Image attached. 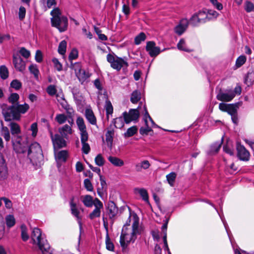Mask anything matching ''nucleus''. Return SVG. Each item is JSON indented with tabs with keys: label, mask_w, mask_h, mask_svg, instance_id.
Segmentation results:
<instances>
[{
	"label": "nucleus",
	"mask_w": 254,
	"mask_h": 254,
	"mask_svg": "<svg viewBox=\"0 0 254 254\" xmlns=\"http://www.w3.org/2000/svg\"><path fill=\"white\" fill-rule=\"evenodd\" d=\"M19 96L17 93H12L8 98V101L12 105L8 106L6 104H2L0 105L2 114L5 121H19L21 114L26 113L29 109V106L27 103L19 104Z\"/></svg>",
	"instance_id": "nucleus-1"
},
{
	"label": "nucleus",
	"mask_w": 254,
	"mask_h": 254,
	"mask_svg": "<svg viewBox=\"0 0 254 254\" xmlns=\"http://www.w3.org/2000/svg\"><path fill=\"white\" fill-rule=\"evenodd\" d=\"M133 223L132 229H129L124 226L120 236V244L123 249H125L130 243H134L136 239L137 235L141 233V228L139 227V218L136 214L132 216Z\"/></svg>",
	"instance_id": "nucleus-2"
},
{
	"label": "nucleus",
	"mask_w": 254,
	"mask_h": 254,
	"mask_svg": "<svg viewBox=\"0 0 254 254\" xmlns=\"http://www.w3.org/2000/svg\"><path fill=\"white\" fill-rule=\"evenodd\" d=\"M31 237L33 244L38 247L42 254H52V250L47 240L42 235L40 229L34 228Z\"/></svg>",
	"instance_id": "nucleus-3"
},
{
	"label": "nucleus",
	"mask_w": 254,
	"mask_h": 254,
	"mask_svg": "<svg viewBox=\"0 0 254 254\" xmlns=\"http://www.w3.org/2000/svg\"><path fill=\"white\" fill-rule=\"evenodd\" d=\"M52 17L51 19L52 25L59 29L60 32H64L67 29L68 20L66 17L62 15L58 8L54 9L51 12Z\"/></svg>",
	"instance_id": "nucleus-4"
},
{
	"label": "nucleus",
	"mask_w": 254,
	"mask_h": 254,
	"mask_svg": "<svg viewBox=\"0 0 254 254\" xmlns=\"http://www.w3.org/2000/svg\"><path fill=\"white\" fill-rule=\"evenodd\" d=\"M14 150L18 153H26L28 147L27 138L20 135L12 138Z\"/></svg>",
	"instance_id": "nucleus-5"
},
{
	"label": "nucleus",
	"mask_w": 254,
	"mask_h": 254,
	"mask_svg": "<svg viewBox=\"0 0 254 254\" xmlns=\"http://www.w3.org/2000/svg\"><path fill=\"white\" fill-rule=\"evenodd\" d=\"M107 60L110 63L111 67L118 71L120 70L122 67L128 66L127 62L124 59L110 54L107 55Z\"/></svg>",
	"instance_id": "nucleus-6"
},
{
	"label": "nucleus",
	"mask_w": 254,
	"mask_h": 254,
	"mask_svg": "<svg viewBox=\"0 0 254 254\" xmlns=\"http://www.w3.org/2000/svg\"><path fill=\"white\" fill-rule=\"evenodd\" d=\"M49 132L53 144L54 150H58L66 146V141L64 137L58 133L54 134L51 129L49 130Z\"/></svg>",
	"instance_id": "nucleus-7"
},
{
	"label": "nucleus",
	"mask_w": 254,
	"mask_h": 254,
	"mask_svg": "<svg viewBox=\"0 0 254 254\" xmlns=\"http://www.w3.org/2000/svg\"><path fill=\"white\" fill-rule=\"evenodd\" d=\"M27 157L30 159L39 158L42 155L41 146L37 142H34L28 147L27 150Z\"/></svg>",
	"instance_id": "nucleus-8"
},
{
	"label": "nucleus",
	"mask_w": 254,
	"mask_h": 254,
	"mask_svg": "<svg viewBox=\"0 0 254 254\" xmlns=\"http://www.w3.org/2000/svg\"><path fill=\"white\" fill-rule=\"evenodd\" d=\"M206 19V12L204 10L200 11L191 17L190 23L194 26H197L199 23H205Z\"/></svg>",
	"instance_id": "nucleus-9"
},
{
	"label": "nucleus",
	"mask_w": 254,
	"mask_h": 254,
	"mask_svg": "<svg viewBox=\"0 0 254 254\" xmlns=\"http://www.w3.org/2000/svg\"><path fill=\"white\" fill-rule=\"evenodd\" d=\"M144 110H145V115L144 116V122L145 123V125L146 127H141L140 128L139 132L141 134H148V133L152 131L151 127H149L147 119H148L150 121L152 127L155 126V124L154 122H153V120L151 118V117L149 116L147 111V109L145 106L144 107Z\"/></svg>",
	"instance_id": "nucleus-10"
},
{
	"label": "nucleus",
	"mask_w": 254,
	"mask_h": 254,
	"mask_svg": "<svg viewBox=\"0 0 254 254\" xmlns=\"http://www.w3.org/2000/svg\"><path fill=\"white\" fill-rule=\"evenodd\" d=\"M125 122L126 124H129L131 121L136 120L139 116V111L137 109H130L128 113L125 112L123 113Z\"/></svg>",
	"instance_id": "nucleus-11"
},
{
	"label": "nucleus",
	"mask_w": 254,
	"mask_h": 254,
	"mask_svg": "<svg viewBox=\"0 0 254 254\" xmlns=\"http://www.w3.org/2000/svg\"><path fill=\"white\" fill-rule=\"evenodd\" d=\"M146 50L151 57H156L161 52L160 48L159 47L156 46V44L153 41L147 42Z\"/></svg>",
	"instance_id": "nucleus-12"
},
{
	"label": "nucleus",
	"mask_w": 254,
	"mask_h": 254,
	"mask_svg": "<svg viewBox=\"0 0 254 254\" xmlns=\"http://www.w3.org/2000/svg\"><path fill=\"white\" fill-rule=\"evenodd\" d=\"M94 206L95 209L89 214V218L91 219H93L95 218L99 217L101 214V209L103 208V205L102 202L97 198L94 199Z\"/></svg>",
	"instance_id": "nucleus-13"
},
{
	"label": "nucleus",
	"mask_w": 254,
	"mask_h": 254,
	"mask_svg": "<svg viewBox=\"0 0 254 254\" xmlns=\"http://www.w3.org/2000/svg\"><path fill=\"white\" fill-rule=\"evenodd\" d=\"M237 155L241 160L248 161L250 158V153L245 147L241 144L237 143Z\"/></svg>",
	"instance_id": "nucleus-14"
},
{
	"label": "nucleus",
	"mask_w": 254,
	"mask_h": 254,
	"mask_svg": "<svg viewBox=\"0 0 254 254\" xmlns=\"http://www.w3.org/2000/svg\"><path fill=\"white\" fill-rule=\"evenodd\" d=\"M68 122L70 124V126L68 125H65L63 127H59L58 129L59 134L65 138H67L68 135L72 133V129L71 127L73 124V121H68Z\"/></svg>",
	"instance_id": "nucleus-15"
},
{
	"label": "nucleus",
	"mask_w": 254,
	"mask_h": 254,
	"mask_svg": "<svg viewBox=\"0 0 254 254\" xmlns=\"http://www.w3.org/2000/svg\"><path fill=\"white\" fill-rule=\"evenodd\" d=\"M235 96L233 91L229 90L226 92H220L217 96L218 100L229 102L231 101Z\"/></svg>",
	"instance_id": "nucleus-16"
},
{
	"label": "nucleus",
	"mask_w": 254,
	"mask_h": 254,
	"mask_svg": "<svg viewBox=\"0 0 254 254\" xmlns=\"http://www.w3.org/2000/svg\"><path fill=\"white\" fill-rule=\"evenodd\" d=\"M13 63L15 68L19 71H23L25 69V63L22 58L17 56H13Z\"/></svg>",
	"instance_id": "nucleus-17"
},
{
	"label": "nucleus",
	"mask_w": 254,
	"mask_h": 254,
	"mask_svg": "<svg viewBox=\"0 0 254 254\" xmlns=\"http://www.w3.org/2000/svg\"><path fill=\"white\" fill-rule=\"evenodd\" d=\"M7 176V168L2 154L0 152V179L4 180Z\"/></svg>",
	"instance_id": "nucleus-18"
},
{
	"label": "nucleus",
	"mask_w": 254,
	"mask_h": 254,
	"mask_svg": "<svg viewBox=\"0 0 254 254\" xmlns=\"http://www.w3.org/2000/svg\"><path fill=\"white\" fill-rule=\"evenodd\" d=\"M107 213L110 219H114L118 213V208L112 201L108 203Z\"/></svg>",
	"instance_id": "nucleus-19"
},
{
	"label": "nucleus",
	"mask_w": 254,
	"mask_h": 254,
	"mask_svg": "<svg viewBox=\"0 0 254 254\" xmlns=\"http://www.w3.org/2000/svg\"><path fill=\"white\" fill-rule=\"evenodd\" d=\"M189 23L187 19H182L180 24L175 27V32L179 35H182L187 28Z\"/></svg>",
	"instance_id": "nucleus-20"
},
{
	"label": "nucleus",
	"mask_w": 254,
	"mask_h": 254,
	"mask_svg": "<svg viewBox=\"0 0 254 254\" xmlns=\"http://www.w3.org/2000/svg\"><path fill=\"white\" fill-rule=\"evenodd\" d=\"M55 155L56 159L58 162H64L66 160L67 152L65 150H62L60 151L55 150Z\"/></svg>",
	"instance_id": "nucleus-21"
},
{
	"label": "nucleus",
	"mask_w": 254,
	"mask_h": 254,
	"mask_svg": "<svg viewBox=\"0 0 254 254\" xmlns=\"http://www.w3.org/2000/svg\"><path fill=\"white\" fill-rule=\"evenodd\" d=\"M9 126L11 133L13 135V138H14V136H15L19 135V134L21 132V128L18 124L14 122H11L10 123Z\"/></svg>",
	"instance_id": "nucleus-22"
},
{
	"label": "nucleus",
	"mask_w": 254,
	"mask_h": 254,
	"mask_svg": "<svg viewBox=\"0 0 254 254\" xmlns=\"http://www.w3.org/2000/svg\"><path fill=\"white\" fill-rule=\"evenodd\" d=\"M85 115L86 119L92 125L96 124V119L92 110L90 109H86L85 110Z\"/></svg>",
	"instance_id": "nucleus-23"
},
{
	"label": "nucleus",
	"mask_w": 254,
	"mask_h": 254,
	"mask_svg": "<svg viewBox=\"0 0 254 254\" xmlns=\"http://www.w3.org/2000/svg\"><path fill=\"white\" fill-rule=\"evenodd\" d=\"M134 191L135 193H139L142 199L146 203L149 204L148 194L147 190L143 188H135Z\"/></svg>",
	"instance_id": "nucleus-24"
},
{
	"label": "nucleus",
	"mask_w": 254,
	"mask_h": 254,
	"mask_svg": "<svg viewBox=\"0 0 254 254\" xmlns=\"http://www.w3.org/2000/svg\"><path fill=\"white\" fill-rule=\"evenodd\" d=\"M243 104L242 101L236 103L235 104H230L227 113L231 116L237 114V110Z\"/></svg>",
	"instance_id": "nucleus-25"
},
{
	"label": "nucleus",
	"mask_w": 254,
	"mask_h": 254,
	"mask_svg": "<svg viewBox=\"0 0 254 254\" xmlns=\"http://www.w3.org/2000/svg\"><path fill=\"white\" fill-rule=\"evenodd\" d=\"M81 199L84 205L88 207H91L94 205V200L90 195H85L81 196Z\"/></svg>",
	"instance_id": "nucleus-26"
},
{
	"label": "nucleus",
	"mask_w": 254,
	"mask_h": 254,
	"mask_svg": "<svg viewBox=\"0 0 254 254\" xmlns=\"http://www.w3.org/2000/svg\"><path fill=\"white\" fill-rule=\"evenodd\" d=\"M150 164L148 160H144L136 164L135 169L136 172H141L143 169L146 170L149 168Z\"/></svg>",
	"instance_id": "nucleus-27"
},
{
	"label": "nucleus",
	"mask_w": 254,
	"mask_h": 254,
	"mask_svg": "<svg viewBox=\"0 0 254 254\" xmlns=\"http://www.w3.org/2000/svg\"><path fill=\"white\" fill-rule=\"evenodd\" d=\"M108 159L115 166L122 167L124 165V161L117 157L110 156L108 157Z\"/></svg>",
	"instance_id": "nucleus-28"
},
{
	"label": "nucleus",
	"mask_w": 254,
	"mask_h": 254,
	"mask_svg": "<svg viewBox=\"0 0 254 254\" xmlns=\"http://www.w3.org/2000/svg\"><path fill=\"white\" fill-rule=\"evenodd\" d=\"M222 142V140L221 142H217L212 144L210 147L209 154L214 155L217 153L221 146Z\"/></svg>",
	"instance_id": "nucleus-29"
},
{
	"label": "nucleus",
	"mask_w": 254,
	"mask_h": 254,
	"mask_svg": "<svg viewBox=\"0 0 254 254\" xmlns=\"http://www.w3.org/2000/svg\"><path fill=\"white\" fill-rule=\"evenodd\" d=\"M168 221H169V218L166 219L165 223L163 225V226H162V228H161L162 233L163 234V238L164 246L167 250H169V248H168V246L167 242V225H168Z\"/></svg>",
	"instance_id": "nucleus-30"
},
{
	"label": "nucleus",
	"mask_w": 254,
	"mask_h": 254,
	"mask_svg": "<svg viewBox=\"0 0 254 254\" xmlns=\"http://www.w3.org/2000/svg\"><path fill=\"white\" fill-rule=\"evenodd\" d=\"M70 206L72 214L75 216L78 220H80L81 218L79 216V211L77 208L76 204L73 202V199L70 202Z\"/></svg>",
	"instance_id": "nucleus-31"
},
{
	"label": "nucleus",
	"mask_w": 254,
	"mask_h": 254,
	"mask_svg": "<svg viewBox=\"0 0 254 254\" xmlns=\"http://www.w3.org/2000/svg\"><path fill=\"white\" fill-rule=\"evenodd\" d=\"M254 81V72L250 70L245 77V83L248 86L252 85Z\"/></svg>",
	"instance_id": "nucleus-32"
},
{
	"label": "nucleus",
	"mask_w": 254,
	"mask_h": 254,
	"mask_svg": "<svg viewBox=\"0 0 254 254\" xmlns=\"http://www.w3.org/2000/svg\"><path fill=\"white\" fill-rule=\"evenodd\" d=\"M114 131L113 130H108L106 133V140L107 142V145L111 147L113 140Z\"/></svg>",
	"instance_id": "nucleus-33"
},
{
	"label": "nucleus",
	"mask_w": 254,
	"mask_h": 254,
	"mask_svg": "<svg viewBox=\"0 0 254 254\" xmlns=\"http://www.w3.org/2000/svg\"><path fill=\"white\" fill-rule=\"evenodd\" d=\"M20 228L21 231V239L24 242L27 241L29 239V236L28 233V229L26 225L24 224L21 225Z\"/></svg>",
	"instance_id": "nucleus-34"
},
{
	"label": "nucleus",
	"mask_w": 254,
	"mask_h": 254,
	"mask_svg": "<svg viewBox=\"0 0 254 254\" xmlns=\"http://www.w3.org/2000/svg\"><path fill=\"white\" fill-rule=\"evenodd\" d=\"M76 76L80 81H84L89 77V73L85 70L81 69L76 74Z\"/></svg>",
	"instance_id": "nucleus-35"
},
{
	"label": "nucleus",
	"mask_w": 254,
	"mask_h": 254,
	"mask_svg": "<svg viewBox=\"0 0 254 254\" xmlns=\"http://www.w3.org/2000/svg\"><path fill=\"white\" fill-rule=\"evenodd\" d=\"M177 47L180 50L184 51L187 52H191V50L186 47L185 41L184 39H181L177 44Z\"/></svg>",
	"instance_id": "nucleus-36"
},
{
	"label": "nucleus",
	"mask_w": 254,
	"mask_h": 254,
	"mask_svg": "<svg viewBox=\"0 0 254 254\" xmlns=\"http://www.w3.org/2000/svg\"><path fill=\"white\" fill-rule=\"evenodd\" d=\"M140 99L141 94L140 92L137 90H135L132 93L130 97V101L132 103H137Z\"/></svg>",
	"instance_id": "nucleus-37"
},
{
	"label": "nucleus",
	"mask_w": 254,
	"mask_h": 254,
	"mask_svg": "<svg viewBox=\"0 0 254 254\" xmlns=\"http://www.w3.org/2000/svg\"><path fill=\"white\" fill-rule=\"evenodd\" d=\"M76 124L80 132L86 130V127L82 117H79L77 118Z\"/></svg>",
	"instance_id": "nucleus-38"
},
{
	"label": "nucleus",
	"mask_w": 254,
	"mask_h": 254,
	"mask_svg": "<svg viewBox=\"0 0 254 254\" xmlns=\"http://www.w3.org/2000/svg\"><path fill=\"white\" fill-rule=\"evenodd\" d=\"M125 119L123 116L114 119V124L116 128H121L124 126Z\"/></svg>",
	"instance_id": "nucleus-39"
},
{
	"label": "nucleus",
	"mask_w": 254,
	"mask_h": 254,
	"mask_svg": "<svg viewBox=\"0 0 254 254\" xmlns=\"http://www.w3.org/2000/svg\"><path fill=\"white\" fill-rule=\"evenodd\" d=\"M7 227L10 228L15 224V219L12 215H8L5 217Z\"/></svg>",
	"instance_id": "nucleus-40"
},
{
	"label": "nucleus",
	"mask_w": 254,
	"mask_h": 254,
	"mask_svg": "<svg viewBox=\"0 0 254 254\" xmlns=\"http://www.w3.org/2000/svg\"><path fill=\"white\" fill-rule=\"evenodd\" d=\"M177 177V174L175 172H171L166 176L168 183L171 186L173 187Z\"/></svg>",
	"instance_id": "nucleus-41"
},
{
	"label": "nucleus",
	"mask_w": 254,
	"mask_h": 254,
	"mask_svg": "<svg viewBox=\"0 0 254 254\" xmlns=\"http://www.w3.org/2000/svg\"><path fill=\"white\" fill-rule=\"evenodd\" d=\"M107 119L109 120V115H112L113 112V107L110 101H107L105 104Z\"/></svg>",
	"instance_id": "nucleus-42"
},
{
	"label": "nucleus",
	"mask_w": 254,
	"mask_h": 254,
	"mask_svg": "<svg viewBox=\"0 0 254 254\" xmlns=\"http://www.w3.org/2000/svg\"><path fill=\"white\" fill-rule=\"evenodd\" d=\"M137 131V128L136 126H132L128 128L127 131L124 133L125 137H129L135 134Z\"/></svg>",
	"instance_id": "nucleus-43"
},
{
	"label": "nucleus",
	"mask_w": 254,
	"mask_h": 254,
	"mask_svg": "<svg viewBox=\"0 0 254 254\" xmlns=\"http://www.w3.org/2000/svg\"><path fill=\"white\" fill-rule=\"evenodd\" d=\"M66 42L65 40H63L60 43L58 47V52L62 55H64L66 52Z\"/></svg>",
	"instance_id": "nucleus-44"
},
{
	"label": "nucleus",
	"mask_w": 254,
	"mask_h": 254,
	"mask_svg": "<svg viewBox=\"0 0 254 254\" xmlns=\"http://www.w3.org/2000/svg\"><path fill=\"white\" fill-rule=\"evenodd\" d=\"M146 38L145 34L143 32H141L135 37L134 43L136 45H139L141 42L145 41Z\"/></svg>",
	"instance_id": "nucleus-45"
},
{
	"label": "nucleus",
	"mask_w": 254,
	"mask_h": 254,
	"mask_svg": "<svg viewBox=\"0 0 254 254\" xmlns=\"http://www.w3.org/2000/svg\"><path fill=\"white\" fill-rule=\"evenodd\" d=\"M0 75L2 79H5L8 76V70L5 65L0 66Z\"/></svg>",
	"instance_id": "nucleus-46"
},
{
	"label": "nucleus",
	"mask_w": 254,
	"mask_h": 254,
	"mask_svg": "<svg viewBox=\"0 0 254 254\" xmlns=\"http://www.w3.org/2000/svg\"><path fill=\"white\" fill-rule=\"evenodd\" d=\"M95 162L96 164L99 166H102L105 164V160L100 154H98L95 157Z\"/></svg>",
	"instance_id": "nucleus-47"
},
{
	"label": "nucleus",
	"mask_w": 254,
	"mask_h": 254,
	"mask_svg": "<svg viewBox=\"0 0 254 254\" xmlns=\"http://www.w3.org/2000/svg\"><path fill=\"white\" fill-rule=\"evenodd\" d=\"M67 117L64 114H58L55 120L59 124H64L66 120Z\"/></svg>",
	"instance_id": "nucleus-48"
},
{
	"label": "nucleus",
	"mask_w": 254,
	"mask_h": 254,
	"mask_svg": "<svg viewBox=\"0 0 254 254\" xmlns=\"http://www.w3.org/2000/svg\"><path fill=\"white\" fill-rule=\"evenodd\" d=\"M246 57L245 56H240L238 58L236 62V65L238 67H241L246 62Z\"/></svg>",
	"instance_id": "nucleus-49"
},
{
	"label": "nucleus",
	"mask_w": 254,
	"mask_h": 254,
	"mask_svg": "<svg viewBox=\"0 0 254 254\" xmlns=\"http://www.w3.org/2000/svg\"><path fill=\"white\" fill-rule=\"evenodd\" d=\"M11 87L15 89V90H19L21 88L22 83L17 79L12 80L10 83Z\"/></svg>",
	"instance_id": "nucleus-50"
},
{
	"label": "nucleus",
	"mask_w": 254,
	"mask_h": 254,
	"mask_svg": "<svg viewBox=\"0 0 254 254\" xmlns=\"http://www.w3.org/2000/svg\"><path fill=\"white\" fill-rule=\"evenodd\" d=\"M29 69L31 73L34 74V76L37 78L39 74V70L36 65L31 64L29 67Z\"/></svg>",
	"instance_id": "nucleus-51"
},
{
	"label": "nucleus",
	"mask_w": 254,
	"mask_h": 254,
	"mask_svg": "<svg viewBox=\"0 0 254 254\" xmlns=\"http://www.w3.org/2000/svg\"><path fill=\"white\" fill-rule=\"evenodd\" d=\"M218 15V13L213 10L207 9V19H215Z\"/></svg>",
	"instance_id": "nucleus-52"
},
{
	"label": "nucleus",
	"mask_w": 254,
	"mask_h": 254,
	"mask_svg": "<svg viewBox=\"0 0 254 254\" xmlns=\"http://www.w3.org/2000/svg\"><path fill=\"white\" fill-rule=\"evenodd\" d=\"M57 98H60V99H58V101L60 102L63 108L65 110H67L69 108V106L64 98L63 96L60 97L58 95H57Z\"/></svg>",
	"instance_id": "nucleus-53"
},
{
	"label": "nucleus",
	"mask_w": 254,
	"mask_h": 254,
	"mask_svg": "<svg viewBox=\"0 0 254 254\" xmlns=\"http://www.w3.org/2000/svg\"><path fill=\"white\" fill-rule=\"evenodd\" d=\"M52 62L54 64V67L57 69L58 71H61L63 69V66L61 63L59 61V60L56 58H54L52 60Z\"/></svg>",
	"instance_id": "nucleus-54"
},
{
	"label": "nucleus",
	"mask_w": 254,
	"mask_h": 254,
	"mask_svg": "<svg viewBox=\"0 0 254 254\" xmlns=\"http://www.w3.org/2000/svg\"><path fill=\"white\" fill-rule=\"evenodd\" d=\"M210 2L212 4L214 8L220 10L223 8L222 4L219 2L217 0H209Z\"/></svg>",
	"instance_id": "nucleus-55"
},
{
	"label": "nucleus",
	"mask_w": 254,
	"mask_h": 254,
	"mask_svg": "<svg viewBox=\"0 0 254 254\" xmlns=\"http://www.w3.org/2000/svg\"><path fill=\"white\" fill-rule=\"evenodd\" d=\"M84 185L85 189L91 191L93 190V186L90 182V181L88 179H85L84 181Z\"/></svg>",
	"instance_id": "nucleus-56"
},
{
	"label": "nucleus",
	"mask_w": 254,
	"mask_h": 254,
	"mask_svg": "<svg viewBox=\"0 0 254 254\" xmlns=\"http://www.w3.org/2000/svg\"><path fill=\"white\" fill-rule=\"evenodd\" d=\"M47 92L51 96L55 95L57 93L55 86L53 85H49L47 88Z\"/></svg>",
	"instance_id": "nucleus-57"
},
{
	"label": "nucleus",
	"mask_w": 254,
	"mask_h": 254,
	"mask_svg": "<svg viewBox=\"0 0 254 254\" xmlns=\"http://www.w3.org/2000/svg\"><path fill=\"white\" fill-rule=\"evenodd\" d=\"M3 130L4 132L2 136L6 141H9L10 139V135L8 128L7 127H3Z\"/></svg>",
	"instance_id": "nucleus-58"
},
{
	"label": "nucleus",
	"mask_w": 254,
	"mask_h": 254,
	"mask_svg": "<svg viewBox=\"0 0 254 254\" xmlns=\"http://www.w3.org/2000/svg\"><path fill=\"white\" fill-rule=\"evenodd\" d=\"M71 68L75 71V74L77 73L82 69L81 64L79 63L71 64Z\"/></svg>",
	"instance_id": "nucleus-59"
},
{
	"label": "nucleus",
	"mask_w": 254,
	"mask_h": 254,
	"mask_svg": "<svg viewBox=\"0 0 254 254\" xmlns=\"http://www.w3.org/2000/svg\"><path fill=\"white\" fill-rule=\"evenodd\" d=\"M78 57V52L77 50L73 49L71 50V52L70 53L68 59L69 60L72 61V60H74L76 59Z\"/></svg>",
	"instance_id": "nucleus-60"
},
{
	"label": "nucleus",
	"mask_w": 254,
	"mask_h": 254,
	"mask_svg": "<svg viewBox=\"0 0 254 254\" xmlns=\"http://www.w3.org/2000/svg\"><path fill=\"white\" fill-rule=\"evenodd\" d=\"M81 143L87 142L88 139V135L87 131L80 132Z\"/></svg>",
	"instance_id": "nucleus-61"
},
{
	"label": "nucleus",
	"mask_w": 254,
	"mask_h": 254,
	"mask_svg": "<svg viewBox=\"0 0 254 254\" xmlns=\"http://www.w3.org/2000/svg\"><path fill=\"white\" fill-rule=\"evenodd\" d=\"M223 149L225 153L230 155L231 156H233L234 155V150L229 145H225L223 146Z\"/></svg>",
	"instance_id": "nucleus-62"
},
{
	"label": "nucleus",
	"mask_w": 254,
	"mask_h": 254,
	"mask_svg": "<svg viewBox=\"0 0 254 254\" xmlns=\"http://www.w3.org/2000/svg\"><path fill=\"white\" fill-rule=\"evenodd\" d=\"M26 9L23 6H20L19 9V18L20 20H22L24 19L25 16Z\"/></svg>",
	"instance_id": "nucleus-63"
},
{
	"label": "nucleus",
	"mask_w": 254,
	"mask_h": 254,
	"mask_svg": "<svg viewBox=\"0 0 254 254\" xmlns=\"http://www.w3.org/2000/svg\"><path fill=\"white\" fill-rule=\"evenodd\" d=\"M20 54L25 58H28L30 55V52L25 48H21L19 51Z\"/></svg>",
	"instance_id": "nucleus-64"
}]
</instances>
